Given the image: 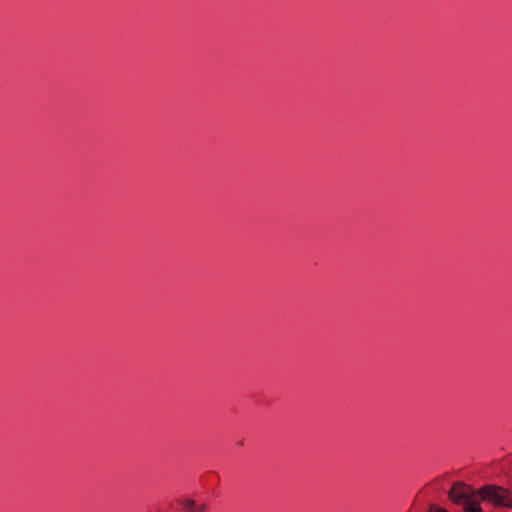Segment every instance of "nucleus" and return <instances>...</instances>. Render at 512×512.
Instances as JSON below:
<instances>
[{
  "label": "nucleus",
  "mask_w": 512,
  "mask_h": 512,
  "mask_svg": "<svg viewBox=\"0 0 512 512\" xmlns=\"http://www.w3.org/2000/svg\"><path fill=\"white\" fill-rule=\"evenodd\" d=\"M483 501L490 502L500 507H512V492L497 485H486L478 489Z\"/></svg>",
  "instance_id": "obj_1"
},
{
  "label": "nucleus",
  "mask_w": 512,
  "mask_h": 512,
  "mask_svg": "<svg viewBox=\"0 0 512 512\" xmlns=\"http://www.w3.org/2000/svg\"><path fill=\"white\" fill-rule=\"evenodd\" d=\"M479 495L478 490L462 483L457 482L453 485L449 492L450 499L457 504H464L465 507L468 503H476L474 497Z\"/></svg>",
  "instance_id": "obj_2"
},
{
  "label": "nucleus",
  "mask_w": 512,
  "mask_h": 512,
  "mask_svg": "<svg viewBox=\"0 0 512 512\" xmlns=\"http://www.w3.org/2000/svg\"><path fill=\"white\" fill-rule=\"evenodd\" d=\"M181 505L184 510L187 512H195L196 503L192 499H185L181 502Z\"/></svg>",
  "instance_id": "obj_3"
},
{
  "label": "nucleus",
  "mask_w": 512,
  "mask_h": 512,
  "mask_svg": "<svg viewBox=\"0 0 512 512\" xmlns=\"http://www.w3.org/2000/svg\"><path fill=\"white\" fill-rule=\"evenodd\" d=\"M465 512H483L479 502L476 503H468L466 507H464Z\"/></svg>",
  "instance_id": "obj_4"
},
{
  "label": "nucleus",
  "mask_w": 512,
  "mask_h": 512,
  "mask_svg": "<svg viewBox=\"0 0 512 512\" xmlns=\"http://www.w3.org/2000/svg\"><path fill=\"white\" fill-rule=\"evenodd\" d=\"M205 510H206V505L205 504H201V505H197L196 504L195 512H203Z\"/></svg>",
  "instance_id": "obj_5"
}]
</instances>
